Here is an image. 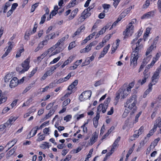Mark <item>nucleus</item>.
<instances>
[{"label":"nucleus","mask_w":161,"mask_h":161,"mask_svg":"<svg viewBox=\"0 0 161 161\" xmlns=\"http://www.w3.org/2000/svg\"><path fill=\"white\" fill-rule=\"evenodd\" d=\"M153 85V84L151 83H150L149 84L148 86V88L145 91L143 95V97L144 98L146 97L147 95L148 94L149 92L152 91Z\"/></svg>","instance_id":"obj_18"},{"label":"nucleus","mask_w":161,"mask_h":161,"mask_svg":"<svg viewBox=\"0 0 161 161\" xmlns=\"http://www.w3.org/2000/svg\"><path fill=\"white\" fill-rule=\"evenodd\" d=\"M133 148H130L129 151L128 152V153L126 156V158L125 159V161H127L129 157L131 154V153L133 151Z\"/></svg>","instance_id":"obj_32"},{"label":"nucleus","mask_w":161,"mask_h":161,"mask_svg":"<svg viewBox=\"0 0 161 161\" xmlns=\"http://www.w3.org/2000/svg\"><path fill=\"white\" fill-rule=\"evenodd\" d=\"M84 13V10L82 13L81 15V17L82 18L80 19V20L81 21H83L85 19L90 16L91 15V13L90 12H86L85 13Z\"/></svg>","instance_id":"obj_16"},{"label":"nucleus","mask_w":161,"mask_h":161,"mask_svg":"<svg viewBox=\"0 0 161 161\" xmlns=\"http://www.w3.org/2000/svg\"><path fill=\"white\" fill-rule=\"evenodd\" d=\"M110 25L108 24L105 27L102 28L101 30L99 31V32L101 34H102L104 33L106 30L108 29L109 26Z\"/></svg>","instance_id":"obj_25"},{"label":"nucleus","mask_w":161,"mask_h":161,"mask_svg":"<svg viewBox=\"0 0 161 161\" xmlns=\"http://www.w3.org/2000/svg\"><path fill=\"white\" fill-rule=\"evenodd\" d=\"M144 75V78L147 79L150 76V72H149V68L148 67H146L143 72Z\"/></svg>","instance_id":"obj_19"},{"label":"nucleus","mask_w":161,"mask_h":161,"mask_svg":"<svg viewBox=\"0 0 161 161\" xmlns=\"http://www.w3.org/2000/svg\"><path fill=\"white\" fill-rule=\"evenodd\" d=\"M151 58V55L146 56V57L144 58L143 61L147 63L150 60Z\"/></svg>","instance_id":"obj_35"},{"label":"nucleus","mask_w":161,"mask_h":161,"mask_svg":"<svg viewBox=\"0 0 161 161\" xmlns=\"http://www.w3.org/2000/svg\"><path fill=\"white\" fill-rule=\"evenodd\" d=\"M108 106L103 104V106L102 108V112L104 113H105L106 111V109L108 108Z\"/></svg>","instance_id":"obj_49"},{"label":"nucleus","mask_w":161,"mask_h":161,"mask_svg":"<svg viewBox=\"0 0 161 161\" xmlns=\"http://www.w3.org/2000/svg\"><path fill=\"white\" fill-rule=\"evenodd\" d=\"M18 99H15L14 100V101L13 102L11 103V106H12V108H13V107L15 106L18 102Z\"/></svg>","instance_id":"obj_61"},{"label":"nucleus","mask_w":161,"mask_h":161,"mask_svg":"<svg viewBox=\"0 0 161 161\" xmlns=\"http://www.w3.org/2000/svg\"><path fill=\"white\" fill-rule=\"evenodd\" d=\"M76 0H74L72 1L70 3H69L67 5V7L68 8H70L71 7H73L76 4L78 3L76 2Z\"/></svg>","instance_id":"obj_28"},{"label":"nucleus","mask_w":161,"mask_h":161,"mask_svg":"<svg viewBox=\"0 0 161 161\" xmlns=\"http://www.w3.org/2000/svg\"><path fill=\"white\" fill-rule=\"evenodd\" d=\"M100 118V115H99L98 113L96 114V117H95L93 119V124L95 128H97L98 124V120Z\"/></svg>","instance_id":"obj_17"},{"label":"nucleus","mask_w":161,"mask_h":161,"mask_svg":"<svg viewBox=\"0 0 161 161\" xmlns=\"http://www.w3.org/2000/svg\"><path fill=\"white\" fill-rule=\"evenodd\" d=\"M90 60L89 59L87 58L86 59L85 61V62L84 63H83L82 64V66H84L85 65H87L88 64L90 63Z\"/></svg>","instance_id":"obj_60"},{"label":"nucleus","mask_w":161,"mask_h":161,"mask_svg":"<svg viewBox=\"0 0 161 161\" xmlns=\"http://www.w3.org/2000/svg\"><path fill=\"white\" fill-rule=\"evenodd\" d=\"M60 58V57L58 56L57 58L54 59L52 61L50 62V64H51L57 62L59 60Z\"/></svg>","instance_id":"obj_46"},{"label":"nucleus","mask_w":161,"mask_h":161,"mask_svg":"<svg viewBox=\"0 0 161 161\" xmlns=\"http://www.w3.org/2000/svg\"><path fill=\"white\" fill-rule=\"evenodd\" d=\"M92 91L90 90L86 91L83 92L79 97V99L80 101L85 99H87L90 98L92 95Z\"/></svg>","instance_id":"obj_3"},{"label":"nucleus","mask_w":161,"mask_h":161,"mask_svg":"<svg viewBox=\"0 0 161 161\" xmlns=\"http://www.w3.org/2000/svg\"><path fill=\"white\" fill-rule=\"evenodd\" d=\"M54 103H50L48 105H47L46 107V109L48 110L50 109L53 105Z\"/></svg>","instance_id":"obj_58"},{"label":"nucleus","mask_w":161,"mask_h":161,"mask_svg":"<svg viewBox=\"0 0 161 161\" xmlns=\"http://www.w3.org/2000/svg\"><path fill=\"white\" fill-rule=\"evenodd\" d=\"M136 103L134 102L131 103H130L128 105V106L127 107L130 110H132V111L130 113L131 115L134 114L137 110V107L136 106Z\"/></svg>","instance_id":"obj_6"},{"label":"nucleus","mask_w":161,"mask_h":161,"mask_svg":"<svg viewBox=\"0 0 161 161\" xmlns=\"http://www.w3.org/2000/svg\"><path fill=\"white\" fill-rule=\"evenodd\" d=\"M103 104H100L98 107L97 111V114L98 113L99 115H100V112L102 110Z\"/></svg>","instance_id":"obj_43"},{"label":"nucleus","mask_w":161,"mask_h":161,"mask_svg":"<svg viewBox=\"0 0 161 161\" xmlns=\"http://www.w3.org/2000/svg\"><path fill=\"white\" fill-rule=\"evenodd\" d=\"M85 29V26H81L79 28L77 29V30L75 32V33L74 34L73 36V37H74L75 36L78 35L80 33V32H81L82 30H84Z\"/></svg>","instance_id":"obj_23"},{"label":"nucleus","mask_w":161,"mask_h":161,"mask_svg":"<svg viewBox=\"0 0 161 161\" xmlns=\"http://www.w3.org/2000/svg\"><path fill=\"white\" fill-rule=\"evenodd\" d=\"M18 6V4L17 3H13L11 9L13 11Z\"/></svg>","instance_id":"obj_63"},{"label":"nucleus","mask_w":161,"mask_h":161,"mask_svg":"<svg viewBox=\"0 0 161 161\" xmlns=\"http://www.w3.org/2000/svg\"><path fill=\"white\" fill-rule=\"evenodd\" d=\"M119 91L118 92H117L116 94V96L115 98L114 102V104L115 105H116L117 103L119 101V100L120 98V97H119Z\"/></svg>","instance_id":"obj_29"},{"label":"nucleus","mask_w":161,"mask_h":161,"mask_svg":"<svg viewBox=\"0 0 161 161\" xmlns=\"http://www.w3.org/2000/svg\"><path fill=\"white\" fill-rule=\"evenodd\" d=\"M38 4L39 3H36L32 6L31 8V12H33L35 11L36 8L38 7Z\"/></svg>","instance_id":"obj_36"},{"label":"nucleus","mask_w":161,"mask_h":161,"mask_svg":"<svg viewBox=\"0 0 161 161\" xmlns=\"http://www.w3.org/2000/svg\"><path fill=\"white\" fill-rule=\"evenodd\" d=\"M136 21V19H133L132 21L129 23L128 25L126 26V28L125 30L123 32V35L125 36L124 38H125L126 36H131L133 32L134 26L133 24L135 23Z\"/></svg>","instance_id":"obj_2"},{"label":"nucleus","mask_w":161,"mask_h":161,"mask_svg":"<svg viewBox=\"0 0 161 161\" xmlns=\"http://www.w3.org/2000/svg\"><path fill=\"white\" fill-rule=\"evenodd\" d=\"M153 48V45H151L148 49L146 53V56H148V54H149L152 51V50Z\"/></svg>","instance_id":"obj_31"},{"label":"nucleus","mask_w":161,"mask_h":161,"mask_svg":"<svg viewBox=\"0 0 161 161\" xmlns=\"http://www.w3.org/2000/svg\"><path fill=\"white\" fill-rule=\"evenodd\" d=\"M119 91L120 92L119 93V97H120V95L123 98L126 97L130 92L129 91L126 89L124 86H122L117 92H118Z\"/></svg>","instance_id":"obj_5"},{"label":"nucleus","mask_w":161,"mask_h":161,"mask_svg":"<svg viewBox=\"0 0 161 161\" xmlns=\"http://www.w3.org/2000/svg\"><path fill=\"white\" fill-rule=\"evenodd\" d=\"M70 58V57H69V58L66 60L63 63V65L61 66V67L62 68H63L64 67L67 65L69 63H71L72 60H70L69 59Z\"/></svg>","instance_id":"obj_33"},{"label":"nucleus","mask_w":161,"mask_h":161,"mask_svg":"<svg viewBox=\"0 0 161 161\" xmlns=\"http://www.w3.org/2000/svg\"><path fill=\"white\" fill-rule=\"evenodd\" d=\"M45 138V136L44 135L42 134L38 137V139H37V141L38 142H40L44 140Z\"/></svg>","instance_id":"obj_45"},{"label":"nucleus","mask_w":161,"mask_h":161,"mask_svg":"<svg viewBox=\"0 0 161 161\" xmlns=\"http://www.w3.org/2000/svg\"><path fill=\"white\" fill-rule=\"evenodd\" d=\"M137 37H136L131 42V47L133 52L131 55L130 59V65L132 66V68H135L137 65V60L139 57V53L143 48V45L140 43L142 40L140 39L137 41Z\"/></svg>","instance_id":"obj_1"},{"label":"nucleus","mask_w":161,"mask_h":161,"mask_svg":"<svg viewBox=\"0 0 161 161\" xmlns=\"http://www.w3.org/2000/svg\"><path fill=\"white\" fill-rule=\"evenodd\" d=\"M117 144H118L116 142H114L113 144L112 145V148L111 149V151L114 152V149L116 148Z\"/></svg>","instance_id":"obj_56"},{"label":"nucleus","mask_w":161,"mask_h":161,"mask_svg":"<svg viewBox=\"0 0 161 161\" xmlns=\"http://www.w3.org/2000/svg\"><path fill=\"white\" fill-rule=\"evenodd\" d=\"M46 18L45 14H44L41 17V21L40 22V24H42L44 23Z\"/></svg>","instance_id":"obj_48"},{"label":"nucleus","mask_w":161,"mask_h":161,"mask_svg":"<svg viewBox=\"0 0 161 161\" xmlns=\"http://www.w3.org/2000/svg\"><path fill=\"white\" fill-rule=\"evenodd\" d=\"M103 81L102 80L97 81L94 84V86L96 87L99 86L103 83Z\"/></svg>","instance_id":"obj_47"},{"label":"nucleus","mask_w":161,"mask_h":161,"mask_svg":"<svg viewBox=\"0 0 161 161\" xmlns=\"http://www.w3.org/2000/svg\"><path fill=\"white\" fill-rule=\"evenodd\" d=\"M76 46L75 43V42L70 43L68 47V49L70 50L73 48L74 47Z\"/></svg>","instance_id":"obj_40"},{"label":"nucleus","mask_w":161,"mask_h":161,"mask_svg":"<svg viewBox=\"0 0 161 161\" xmlns=\"http://www.w3.org/2000/svg\"><path fill=\"white\" fill-rule=\"evenodd\" d=\"M147 79L144 78L142 80H139L138 81V83H140L141 85H142L144 83H145Z\"/></svg>","instance_id":"obj_55"},{"label":"nucleus","mask_w":161,"mask_h":161,"mask_svg":"<svg viewBox=\"0 0 161 161\" xmlns=\"http://www.w3.org/2000/svg\"><path fill=\"white\" fill-rule=\"evenodd\" d=\"M158 8L160 13H161V0H158Z\"/></svg>","instance_id":"obj_52"},{"label":"nucleus","mask_w":161,"mask_h":161,"mask_svg":"<svg viewBox=\"0 0 161 161\" xmlns=\"http://www.w3.org/2000/svg\"><path fill=\"white\" fill-rule=\"evenodd\" d=\"M128 10H124L121 14H120V16L122 18H124L125 16L128 14Z\"/></svg>","instance_id":"obj_39"},{"label":"nucleus","mask_w":161,"mask_h":161,"mask_svg":"<svg viewBox=\"0 0 161 161\" xmlns=\"http://www.w3.org/2000/svg\"><path fill=\"white\" fill-rule=\"evenodd\" d=\"M64 39H59L57 43L52 47L54 49H55L56 48L58 47L60 45L64 42Z\"/></svg>","instance_id":"obj_24"},{"label":"nucleus","mask_w":161,"mask_h":161,"mask_svg":"<svg viewBox=\"0 0 161 161\" xmlns=\"http://www.w3.org/2000/svg\"><path fill=\"white\" fill-rule=\"evenodd\" d=\"M63 49L61 47H59L53 53H54V54L58 53H60L61 51H62Z\"/></svg>","instance_id":"obj_59"},{"label":"nucleus","mask_w":161,"mask_h":161,"mask_svg":"<svg viewBox=\"0 0 161 161\" xmlns=\"http://www.w3.org/2000/svg\"><path fill=\"white\" fill-rule=\"evenodd\" d=\"M78 11V8H76L72 12L71 15L69 16V19H73L76 14Z\"/></svg>","instance_id":"obj_20"},{"label":"nucleus","mask_w":161,"mask_h":161,"mask_svg":"<svg viewBox=\"0 0 161 161\" xmlns=\"http://www.w3.org/2000/svg\"><path fill=\"white\" fill-rule=\"evenodd\" d=\"M38 67H36L35 69H34L31 72V74L29 75V77L31 78L32 77L34 74L36 72L37 70Z\"/></svg>","instance_id":"obj_41"},{"label":"nucleus","mask_w":161,"mask_h":161,"mask_svg":"<svg viewBox=\"0 0 161 161\" xmlns=\"http://www.w3.org/2000/svg\"><path fill=\"white\" fill-rule=\"evenodd\" d=\"M30 61V58L28 57L22 63V66L23 69L20 71L21 73H23L28 70L30 68L29 65Z\"/></svg>","instance_id":"obj_4"},{"label":"nucleus","mask_w":161,"mask_h":161,"mask_svg":"<svg viewBox=\"0 0 161 161\" xmlns=\"http://www.w3.org/2000/svg\"><path fill=\"white\" fill-rule=\"evenodd\" d=\"M55 112V110L53 109H51L48 113L46 115V117L45 118L46 119H48L49 117H50Z\"/></svg>","instance_id":"obj_26"},{"label":"nucleus","mask_w":161,"mask_h":161,"mask_svg":"<svg viewBox=\"0 0 161 161\" xmlns=\"http://www.w3.org/2000/svg\"><path fill=\"white\" fill-rule=\"evenodd\" d=\"M71 118L72 116L71 115H67L66 116L64 117V120H65L66 122H68L69 121Z\"/></svg>","instance_id":"obj_44"},{"label":"nucleus","mask_w":161,"mask_h":161,"mask_svg":"<svg viewBox=\"0 0 161 161\" xmlns=\"http://www.w3.org/2000/svg\"><path fill=\"white\" fill-rule=\"evenodd\" d=\"M110 47V45L109 44L103 48V51L101 52L100 55L98 57L99 58H100L104 57V56L107 53Z\"/></svg>","instance_id":"obj_13"},{"label":"nucleus","mask_w":161,"mask_h":161,"mask_svg":"<svg viewBox=\"0 0 161 161\" xmlns=\"http://www.w3.org/2000/svg\"><path fill=\"white\" fill-rule=\"evenodd\" d=\"M159 73L155 71L152 77V82L153 85H155L158 81L159 77Z\"/></svg>","instance_id":"obj_10"},{"label":"nucleus","mask_w":161,"mask_h":161,"mask_svg":"<svg viewBox=\"0 0 161 161\" xmlns=\"http://www.w3.org/2000/svg\"><path fill=\"white\" fill-rule=\"evenodd\" d=\"M151 30V28L149 27H148L147 28L146 31L145 33V36L147 37L148 36V34H149L150 31Z\"/></svg>","instance_id":"obj_62"},{"label":"nucleus","mask_w":161,"mask_h":161,"mask_svg":"<svg viewBox=\"0 0 161 161\" xmlns=\"http://www.w3.org/2000/svg\"><path fill=\"white\" fill-rule=\"evenodd\" d=\"M136 96L135 94L132 95L130 98L127 100L126 104L125 105V107H127L128 105L130 103H131L134 102H136Z\"/></svg>","instance_id":"obj_9"},{"label":"nucleus","mask_w":161,"mask_h":161,"mask_svg":"<svg viewBox=\"0 0 161 161\" xmlns=\"http://www.w3.org/2000/svg\"><path fill=\"white\" fill-rule=\"evenodd\" d=\"M55 36L56 35L55 33L54 32H53L45 36L44 40L46 41L48 43V41L50 39H53L55 38Z\"/></svg>","instance_id":"obj_14"},{"label":"nucleus","mask_w":161,"mask_h":161,"mask_svg":"<svg viewBox=\"0 0 161 161\" xmlns=\"http://www.w3.org/2000/svg\"><path fill=\"white\" fill-rule=\"evenodd\" d=\"M13 42H8V44L9 46L5 53L2 55V58H3L6 57L10 53L13 47Z\"/></svg>","instance_id":"obj_7"},{"label":"nucleus","mask_w":161,"mask_h":161,"mask_svg":"<svg viewBox=\"0 0 161 161\" xmlns=\"http://www.w3.org/2000/svg\"><path fill=\"white\" fill-rule=\"evenodd\" d=\"M47 43H48L46 41L43 40L38 44V47L35 49L34 51L36 52L38 51L39 50L42 49L44 46L47 45Z\"/></svg>","instance_id":"obj_12"},{"label":"nucleus","mask_w":161,"mask_h":161,"mask_svg":"<svg viewBox=\"0 0 161 161\" xmlns=\"http://www.w3.org/2000/svg\"><path fill=\"white\" fill-rule=\"evenodd\" d=\"M43 127V126H42V125H41L39 127L36 126L34 127L30 132V136L31 135V132L33 130L35 129L37 130H38L41 129Z\"/></svg>","instance_id":"obj_51"},{"label":"nucleus","mask_w":161,"mask_h":161,"mask_svg":"<svg viewBox=\"0 0 161 161\" xmlns=\"http://www.w3.org/2000/svg\"><path fill=\"white\" fill-rule=\"evenodd\" d=\"M17 141V139H14L12 141H10L8 142V144L6 145V147L7 146L9 145V144L12 143V145L11 147L8 148V149L6 151H7L9 149H10L12 147L14 146V145L16 143Z\"/></svg>","instance_id":"obj_27"},{"label":"nucleus","mask_w":161,"mask_h":161,"mask_svg":"<svg viewBox=\"0 0 161 161\" xmlns=\"http://www.w3.org/2000/svg\"><path fill=\"white\" fill-rule=\"evenodd\" d=\"M19 84V80L16 77H14L10 81L9 86L11 88H14Z\"/></svg>","instance_id":"obj_8"},{"label":"nucleus","mask_w":161,"mask_h":161,"mask_svg":"<svg viewBox=\"0 0 161 161\" xmlns=\"http://www.w3.org/2000/svg\"><path fill=\"white\" fill-rule=\"evenodd\" d=\"M82 59H80L79 60H77L76 61L75 63V65H76L77 66H78L82 62Z\"/></svg>","instance_id":"obj_64"},{"label":"nucleus","mask_w":161,"mask_h":161,"mask_svg":"<svg viewBox=\"0 0 161 161\" xmlns=\"http://www.w3.org/2000/svg\"><path fill=\"white\" fill-rule=\"evenodd\" d=\"M12 78V76L9 74L7 75L4 77V81L5 82H7Z\"/></svg>","instance_id":"obj_30"},{"label":"nucleus","mask_w":161,"mask_h":161,"mask_svg":"<svg viewBox=\"0 0 161 161\" xmlns=\"http://www.w3.org/2000/svg\"><path fill=\"white\" fill-rule=\"evenodd\" d=\"M70 102V100L69 98H68L65 101H64L63 103V107H65L67 105H68Z\"/></svg>","instance_id":"obj_34"},{"label":"nucleus","mask_w":161,"mask_h":161,"mask_svg":"<svg viewBox=\"0 0 161 161\" xmlns=\"http://www.w3.org/2000/svg\"><path fill=\"white\" fill-rule=\"evenodd\" d=\"M103 8L105 10L108 9L110 7V5L107 4H103L102 5Z\"/></svg>","instance_id":"obj_57"},{"label":"nucleus","mask_w":161,"mask_h":161,"mask_svg":"<svg viewBox=\"0 0 161 161\" xmlns=\"http://www.w3.org/2000/svg\"><path fill=\"white\" fill-rule=\"evenodd\" d=\"M16 147H14L13 148L8 152V154L10 155H13L16 150Z\"/></svg>","instance_id":"obj_38"},{"label":"nucleus","mask_w":161,"mask_h":161,"mask_svg":"<svg viewBox=\"0 0 161 161\" xmlns=\"http://www.w3.org/2000/svg\"><path fill=\"white\" fill-rule=\"evenodd\" d=\"M49 49L48 50L45 51L44 53H43L41 55L42 57V58H43L45 56H46L49 53Z\"/></svg>","instance_id":"obj_53"},{"label":"nucleus","mask_w":161,"mask_h":161,"mask_svg":"<svg viewBox=\"0 0 161 161\" xmlns=\"http://www.w3.org/2000/svg\"><path fill=\"white\" fill-rule=\"evenodd\" d=\"M17 119V118L15 117H11L8 121L9 122L11 125H12L13 123H14L15 121Z\"/></svg>","instance_id":"obj_42"},{"label":"nucleus","mask_w":161,"mask_h":161,"mask_svg":"<svg viewBox=\"0 0 161 161\" xmlns=\"http://www.w3.org/2000/svg\"><path fill=\"white\" fill-rule=\"evenodd\" d=\"M160 140V138H158L155 139L153 142H152L150 145V147L151 148H154L157 145V143L158 141Z\"/></svg>","instance_id":"obj_22"},{"label":"nucleus","mask_w":161,"mask_h":161,"mask_svg":"<svg viewBox=\"0 0 161 161\" xmlns=\"http://www.w3.org/2000/svg\"><path fill=\"white\" fill-rule=\"evenodd\" d=\"M114 2L113 3V5L115 8H116L119 3L120 2V0H113Z\"/></svg>","instance_id":"obj_54"},{"label":"nucleus","mask_w":161,"mask_h":161,"mask_svg":"<svg viewBox=\"0 0 161 161\" xmlns=\"http://www.w3.org/2000/svg\"><path fill=\"white\" fill-rule=\"evenodd\" d=\"M92 47L89 45H87L85 48L82 49L80 51V52L82 53H88L91 49Z\"/></svg>","instance_id":"obj_21"},{"label":"nucleus","mask_w":161,"mask_h":161,"mask_svg":"<svg viewBox=\"0 0 161 161\" xmlns=\"http://www.w3.org/2000/svg\"><path fill=\"white\" fill-rule=\"evenodd\" d=\"M129 113V111L128 109H125L122 115L123 117L124 118L126 117L127 116V115Z\"/></svg>","instance_id":"obj_50"},{"label":"nucleus","mask_w":161,"mask_h":161,"mask_svg":"<svg viewBox=\"0 0 161 161\" xmlns=\"http://www.w3.org/2000/svg\"><path fill=\"white\" fill-rule=\"evenodd\" d=\"M154 12L151 11L144 14L141 17L142 19L148 18L154 16Z\"/></svg>","instance_id":"obj_15"},{"label":"nucleus","mask_w":161,"mask_h":161,"mask_svg":"<svg viewBox=\"0 0 161 161\" xmlns=\"http://www.w3.org/2000/svg\"><path fill=\"white\" fill-rule=\"evenodd\" d=\"M98 135L96 132H94L92 135V137L90 139V141L89 142V145H92L97 141V139Z\"/></svg>","instance_id":"obj_11"},{"label":"nucleus","mask_w":161,"mask_h":161,"mask_svg":"<svg viewBox=\"0 0 161 161\" xmlns=\"http://www.w3.org/2000/svg\"><path fill=\"white\" fill-rule=\"evenodd\" d=\"M24 51V49L23 48L19 49V51H18L16 55V58H18L20 56L21 53L23 52Z\"/></svg>","instance_id":"obj_37"}]
</instances>
